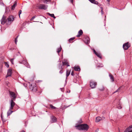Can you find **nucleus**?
Here are the masks:
<instances>
[{
  "label": "nucleus",
  "instance_id": "nucleus-1",
  "mask_svg": "<svg viewBox=\"0 0 132 132\" xmlns=\"http://www.w3.org/2000/svg\"><path fill=\"white\" fill-rule=\"evenodd\" d=\"M75 127L77 128V129L79 130H81L85 131L88 130L89 126L87 124H81L76 125Z\"/></svg>",
  "mask_w": 132,
  "mask_h": 132
},
{
  "label": "nucleus",
  "instance_id": "nucleus-2",
  "mask_svg": "<svg viewBox=\"0 0 132 132\" xmlns=\"http://www.w3.org/2000/svg\"><path fill=\"white\" fill-rule=\"evenodd\" d=\"M9 94L11 99L12 101H15L16 97V96L15 93L13 92L9 91Z\"/></svg>",
  "mask_w": 132,
  "mask_h": 132
},
{
  "label": "nucleus",
  "instance_id": "nucleus-3",
  "mask_svg": "<svg viewBox=\"0 0 132 132\" xmlns=\"http://www.w3.org/2000/svg\"><path fill=\"white\" fill-rule=\"evenodd\" d=\"M14 17L12 15L9 16L7 18L8 23L10 24L14 20Z\"/></svg>",
  "mask_w": 132,
  "mask_h": 132
},
{
  "label": "nucleus",
  "instance_id": "nucleus-4",
  "mask_svg": "<svg viewBox=\"0 0 132 132\" xmlns=\"http://www.w3.org/2000/svg\"><path fill=\"white\" fill-rule=\"evenodd\" d=\"M10 109H13V107L14 106L15 103V102L13 101H12V100H11L10 101Z\"/></svg>",
  "mask_w": 132,
  "mask_h": 132
},
{
  "label": "nucleus",
  "instance_id": "nucleus-5",
  "mask_svg": "<svg viewBox=\"0 0 132 132\" xmlns=\"http://www.w3.org/2000/svg\"><path fill=\"white\" fill-rule=\"evenodd\" d=\"M36 6L39 8H47V5H45L44 4H37L36 5Z\"/></svg>",
  "mask_w": 132,
  "mask_h": 132
},
{
  "label": "nucleus",
  "instance_id": "nucleus-6",
  "mask_svg": "<svg viewBox=\"0 0 132 132\" xmlns=\"http://www.w3.org/2000/svg\"><path fill=\"white\" fill-rule=\"evenodd\" d=\"M96 85V82H94L93 81H91L90 82V87L92 88H95Z\"/></svg>",
  "mask_w": 132,
  "mask_h": 132
},
{
  "label": "nucleus",
  "instance_id": "nucleus-7",
  "mask_svg": "<svg viewBox=\"0 0 132 132\" xmlns=\"http://www.w3.org/2000/svg\"><path fill=\"white\" fill-rule=\"evenodd\" d=\"M130 45H129L128 42H127L124 44L123 46V47L124 50H125L127 49L129 47Z\"/></svg>",
  "mask_w": 132,
  "mask_h": 132
},
{
  "label": "nucleus",
  "instance_id": "nucleus-8",
  "mask_svg": "<svg viewBox=\"0 0 132 132\" xmlns=\"http://www.w3.org/2000/svg\"><path fill=\"white\" fill-rule=\"evenodd\" d=\"M6 16L4 15H3L1 20V24H4L6 22Z\"/></svg>",
  "mask_w": 132,
  "mask_h": 132
},
{
  "label": "nucleus",
  "instance_id": "nucleus-9",
  "mask_svg": "<svg viewBox=\"0 0 132 132\" xmlns=\"http://www.w3.org/2000/svg\"><path fill=\"white\" fill-rule=\"evenodd\" d=\"M12 73V70L11 69H10L8 70L6 77L7 78V77L11 76Z\"/></svg>",
  "mask_w": 132,
  "mask_h": 132
},
{
  "label": "nucleus",
  "instance_id": "nucleus-10",
  "mask_svg": "<svg viewBox=\"0 0 132 132\" xmlns=\"http://www.w3.org/2000/svg\"><path fill=\"white\" fill-rule=\"evenodd\" d=\"M51 120L50 122L51 123L55 122L56 121V119L54 116H52L51 117Z\"/></svg>",
  "mask_w": 132,
  "mask_h": 132
},
{
  "label": "nucleus",
  "instance_id": "nucleus-11",
  "mask_svg": "<svg viewBox=\"0 0 132 132\" xmlns=\"http://www.w3.org/2000/svg\"><path fill=\"white\" fill-rule=\"evenodd\" d=\"M84 41L85 43L87 44H89L90 42V39L89 37L87 36L86 37Z\"/></svg>",
  "mask_w": 132,
  "mask_h": 132
},
{
  "label": "nucleus",
  "instance_id": "nucleus-12",
  "mask_svg": "<svg viewBox=\"0 0 132 132\" xmlns=\"http://www.w3.org/2000/svg\"><path fill=\"white\" fill-rule=\"evenodd\" d=\"M124 132H132V126L126 129Z\"/></svg>",
  "mask_w": 132,
  "mask_h": 132
},
{
  "label": "nucleus",
  "instance_id": "nucleus-13",
  "mask_svg": "<svg viewBox=\"0 0 132 132\" xmlns=\"http://www.w3.org/2000/svg\"><path fill=\"white\" fill-rule=\"evenodd\" d=\"M93 51L95 54L96 55L97 57L100 58H101V54L100 53L97 52L94 49H93Z\"/></svg>",
  "mask_w": 132,
  "mask_h": 132
},
{
  "label": "nucleus",
  "instance_id": "nucleus-14",
  "mask_svg": "<svg viewBox=\"0 0 132 132\" xmlns=\"http://www.w3.org/2000/svg\"><path fill=\"white\" fill-rule=\"evenodd\" d=\"M74 69L76 71H79L80 70V68L79 66H75L74 67Z\"/></svg>",
  "mask_w": 132,
  "mask_h": 132
},
{
  "label": "nucleus",
  "instance_id": "nucleus-15",
  "mask_svg": "<svg viewBox=\"0 0 132 132\" xmlns=\"http://www.w3.org/2000/svg\"><path fill=\"white\" fill-rule=\"evenodd\" d=\"M109 76L112 82H113L114 81L113 76L110 73L109 74Z\"/></svg>",
  "mask_w": 132,
  "mask_h": 132
},
{
  "label": "nucleus",
  "instance_id": "nucleus-16",
  "mask_svg": "<svg viewBox=\"0 0 132 132\" xmlns=\"http://www.w3.org/2000/svg\"><path fill=\"white\" fill-rule=\"evenodd\" d=\"M12 109H9V110L7 111V116H9L13 112V111L11 110Z\"/></svg>",
  "mask_w": 132,
  "mask_h": 132
},
{
  "label": "nucleus",
  "instance_id": "nucleus-17",
  "mask_svg": "<svg viewBox=\"0 0 132 132\" xmlns=\"http://www.w3.org/2000/svg\"><path fill=\"white\" fill-rule=\"evenodd\" d=\"M83 33V32L82 30H80L78 32V35L76 36L77 37H79Z\"/></svg>",
  "mask_w": 132,
  "mask_h": 132
},
{
  "label": "nucleus",
  "instance_id": "nucleus-18",
  "mask_svg": "<svg viewBox=\"0 0 132 132\" xmlns=\"http://www.w3.org/2000/svg\"><path fill=\"white\" fill-rule=\"evenodd\" d=\"M62 63L63 65H67V67L69 66V65H68V63L66 60H64Z\"/></svg>",
  "mask_w": 132,
  "mask_h": 132
},
{
  "label": "nucleus",
  "instance_id": "nucleus-19",
  "mask_svg": "<svg viewBox=\"0 0 132 132\" xmlns=\"http://www.w3.org/2000/svg\"><path fill=\"white\" fill-rule=\"evenodd\" d=\"M102 118L100 117H97L96 118L95 121L96 122H98L101 120Z\"/></svg>",
  "mask_w": 132,
  "mask_h": 132
},
{
  "label": "nucleus",
  "instance_id": "nucleus-20",
  "mask_svg": "<svg viewBox=\"0 0 132 132\" xmlns=\"http://www.w3.org/2000/svg\"><path fill=\"white\" fill-rule=\"evenodd\" d=\"M22 63H23L24 64L26 65V66L28 68H29L30 66L28 65L27 62L25 61H23Z\"/></svg>",
  "mask_w": 132,
  "mask_h": 132
},
{
  "label": "nucleus",
  "instance_id": "nucleus-21",
  "mask_svg": "<svg viewBox=\"0 0 132 132\" xmlns=\"http://www.w3.org/2000/svg\"><path fill=\"white\" fill-rule=\"evenodd\" d=\"M89 1H90L91 3H93L95 4H98V2L95 1V0H88Z\"/></svg>",
  "mask_w": 132,
  "mask_h": 132
},
{
  "label": "nucleus",
  "instance_id": "nucleus-22",
  "mask_svg": "<svg viewBox=\"0 0 132 132\" xmlns=\"http://www.w3.org/2000/svg\"><path fill=\"white\" fill-rule=\"evenodd\" d=\"M42 1L44 3L47 4L48 3H50L51 0H42Z\"/></svg>",
  "mask_w": 132,
  "mask_h": 132
},
{
  "label": "nucleus",
  "instance_id": "nucleus-23",
  "mask_svg": "<svg viewBox=\"0 0 132 132\" xmlns=\"http://www.w3.org/2000/svg\"><path fill=\"white\" fill-rule=\"evenodd\" d=\"M70 70H67L66 71V79L67 78V77H68L70 75Z\"/></svg>",
  "mask_w": 132,
  "mask_h": 132
},
{
  "label": "nucleus",
  "instance_id": "nucleus-24",
  "mask_svg": "<svg viewBox=\"0 0 132 132\" xmlns=\"http://www.w3.org/2000/svg\"><path fill=\"white\" fill-rule=\"evenodd\" d=\"M47 14L50 16H51V17L53 18L54 19L56 18V17L54 16V14H51L49 13H47Z\"/></svg>",
  "mask_w": 132,
  "mask_h": 132
},
{
  "label": "nucleus",
  "instance_id": "nucleus-25",
  "mask_svg": "<svg viewBox=\"0 0 132 132\" xmlns=\"http://www.w3.org/2000/svg\"><path fill=\"white\" fill-rule=\"evenodd\" d=\"M0 5L3 6V7H5L4 4L3 3L2 0H0Z\"/></svg>",
  "mask_w": 132,
  "mask_h": 132
},
{
  "label": "nucleus",
  "instance_id": "nucleus-26",
  "mask_svg": "<svg viewBox=\"0 0 132 132\" xmlns=\"http://www.w3.org/2000/svg\"><path fill=\"white\" fill-rule=\"evenodd\" d=\"M17 5V3L16 2H15L13 5L12 6V8H15L16 6Z\"/></svg>",
  "mask_w": 132,
  "mask_h": 132
},
{
  "label": "nucleus",
  "instance_id": "nucleus-27",
  "mask_svg": "<svg viewBox=\"0 0 132 132\" xmlns=\"http://www.w3.org/2000/svg\"><path fill=\"white\" fill-rule=\"evenodd\" d=\"M61 47L60 46V47L59 48H58L57 49V52L59 54V53L60 52L61 50Z\"/></svg>",
  "mask_w": 132,
  "mask_h": 132
},
{
  "label": "nucleus",
  "instance_id": "nucleus-28",
  "mask_svg": "<svg viewBox=\"0 0 132 132\" xmlns=\"http://www.w3.org/2000/svg\"><path fill=\"white\" fill-rule=\"evenodd\" d=\"M10 13L9 9H6L5 11V13L7 14H8Z\"/></svg>",
  "mask_w": 132,
  "mask_h": 132
},
{
  "label": "nucleus",
  "instance_id": "nucleus-29",
  "mask_svg": "<svg viewBox=\"0 0 132 132\" xmlns=\"http://www.w3.org/2000/svg\"><path fill=\"white\" fill-rule=\"evenodd\" d=\"M50 107L52 109H55L56 108L54 106H53L51 104L50 105Z\"/></svg>",
  "mask_w": 132,
  "mask_h": 132
},
{
  "label": "nucleus",
  "instance_id": "nucleus-30",
  "mask_svg": "<svg viewBox=\"0 0 132 132\" xmlns=\"http://www.w3.org/2000/svg\"><path fill=\"white\" fill-rule=\"evenodd\" d=\"M117 108L119 109H121V105L120 104H118V105H117Z\"/></svg>",
  "mask_w": 132,
  "mask_h": 132
},
{
  "label": "nucleus",
  "instance_id": "nucleus-31",
  "mask_svg": "<svg viewBox=\"0 0 132 132\" xmlns=\"http://www.w3.org/2000/svg\"><path fill=\"white\" fill-rule=\"evenodd\" d=\"M75 38H74V37H72V38H71L69 40V42H71V41L73 40V39H74Z\"/></svg>",
  "mask_w": 132,
  "mask_h": 132
},
{
  "label": "nucleus",
  "instance_id": "nucleus-32",
  "mask_svg": "<svg viewBox=\"0 0 132 132\" xmlns=\"http://www.w3.org/2000/svg\"><path fill=\"white\" fill-rule=\"evenodd\" d=\"M104 87H103V86H102L101 87V88H99V90H100L102 91V90H104Z\"/></svg>",
  "mask_w": 132,
  "mask_h": 132
},
{
  "label": "nucleus",
  "instance_id": "nucleus-33",
  "mask_svg": "<svg viewBox=\"0 0 132 132\" xmlns=\"http://www.w3.org/2000/svg\"><path fill=\"white\" fill-rule=\"evenodd\" d=\"M14 59L13 58L12 59L10 60V61L11 62L12 64H13V61Z\"/></svg>",
  "mask_w": 132,
  "mask_h": 132
},
{
  "label": "nucleus",
  "instance_id": "nucleus-34",
  "mask_svg": "<svg viewBox=\"0 0 132 132\" xmlns=\"http://www.w3.org/2000/svg\"><path fill=\"white\" fill-rule=\"evenodd\" d=\"M5 64L6 66L7 67H9V66L8 63H7V62H5Z\"/></svg>",
  "mask_w": 132,
  "mask_h": 132
},
{
  "label": "nucleus",
  "instance_id": "nucleus-35",
  "mask_svg": "<svg viewBox=\"0 0 132 132\" xmlns=\"http://www.w3.org/2000/svg\"><path fill=\"white\" fill-rule=\"evenodd\" d=\"M14 41H15V43L16 44H17V42H18L17 39V38H15V39Z\"/></svg>",
  "mask_w": 132,
  "mask_h": 132
},
{
  "label": "nucleus",
  "instance_id": "nucleus-36",
  "mask_svg": "<svg viewBox=\"0 0 132 132\" xmlns=\"http://www.w3.org/2000/svg\"><path fill=\"white\" fill-rule=\"evenodd\" d=\"M21 12H22L21 10H20L19 11V17L20 18V15L21 13Z\"/></svg>",
  "mask_w": 132,
  "mask_h": 132
},
{
  "label": "nucleus",
  "instance_id": "nucleus-37",
  "mask_svg": "<svg viewBox=\"0 0 132 132\" xmlns=\"http://www.w3.org/2000/svg\"><path fill=\"white\" fill-rule=\"evenodd\" d=\"M35 16H33L31 19V20H33L34 18H35Z\"/></svg>",
  "mask_w": 132,
  "mask_h": 132
},
{
  "label": "nucleus",
  "instance_id": "nucleus-38",
  "mask_svg": "<svg viewBox=\"0 0 132 132\" xmlns=\"http://www.w3.org/2000/svg\"><path fill=\"white\" fill-rule=\"evenodd\" d=\"M103 66V64H101L100 65L98 66V67H102Z\"/></svg>",
  "mask_w": 132,
  "mask_h": 132
},
{
  "label": "nucleus",
  "instance_id": "nucleus-39",
  "mask_svg": "<svg viewBox=\"0 0 132 132\" xmlns=\"http://www.w3.org/2000/svg\"><path fill=\"white\" fill-rule=\"evenodd\" d=\"M101 14H103V11L102 9L101 10Z\"/></svg>",
  "mask_w": 132,
  "mask_h": 132
},
{
  "label": "nucleus",
  "instance_id": "nucleus-40",
  "mask_svg": "<svg viewBox=\"0 0 132 132\" xmlns=\"http://www.w3.org/2000/svg\"><path fill=\"white\" fill-rule=\"evenodd\" d=\"M71 75L72 76H73L74 75V73L73 71H72L71 72Z\"/></svg>",
  "mask_w": 132,
  "mask_h": 132
},
{
  "label": "nucleus",
  "instance_id": "nucleus-41",
  "mask_svg": "<svg viewBox=\"0 0 132 132\" xmlns=\"http://www.w3.org/2000/svg\"><path fill=\"white\" fill-rule=\"evenodd\" d=\"M119 90V89H117L113 93L116 92H118V90Z\"/></svg>",
  "mask_w": 132,
  "mask_h": 132
},
{
  "label": "nucleus",
  "instance_id": "nucleus-42",
  "mask_svg": "<svg viewBox=\"0 0 132 132\" xmlns=\"http://www.w3.org/2000/svg\"><path fill=\"white\" fill-rule=\"evenodd\" d=\"M70 0V1L72 3H73V0Z\"/></svg>",
  "mask_w": 132,
  "mask_h": 132
},
{
  "label": "nucleus",
  "instance_id": "nucleus-43",
  "mask_svg": "<svg viewBox=\"0 0 132 132\" xmlns=\"http://www.w3.org/2000/svg\"><path fill=\"white\" fill-rule=\"evenodd\" d=\"M60 73H62V70H61L60 72H59Z\"/></svg>",
  "mask_w": 132,
  "mask_h": 132
},
{
  "label": "nucleus",
  "instance_id": "nucleus-44",
  "mask_svg": "<svg viewBox=\"0 0 132 132\" xmlns=\"http://www.w3.org/2000/svg\"><path fill=\"white\" fill-rule=\"evenodd\" d=\"M110 0H107V1L109 2H110Z\"/></svg>",
  "mask_w": 132,
  "mask_h": 132
},
{
  "label": "nucleus",
  "instance_id": "nucleus-45",
  "mask_svg": "<svg viewBox=\"0 0 132 132\" xmlns=\"http://www.w3.org/2000/svg\"><path fill=\"white\" fill-rule=\"evenodd\" d=\"M18 36H18L16 37V38H17V39L18 38Z\"/></svg>",
  "mask_w": 132,
  "mask_h": 132
},
{
  "label": "nucleus",
  "instance_id": "nucleus-46",
  "mask_svg": "<svg viewBox=\"0 0 132 132\" xmlns=\"http://www.w3.org/2000/svg\"><path fill=\"white\" fill-rule=\"evenodd\" d=\"M98 130H96L95 131V132H97V131H98Z\"/></svg>",
  "mask_w": 132,
  "mask_h": 132
},
{
  "label": "nucleus",
  "instance_id": "nucleus-47",
  "mask_svg": "<svg viewBox=\"0 0 132 132\" xmlns=\"http://www.w3.org/2000/svg\"><path fill=\"white\" fill-rule=\"evenodd\" d=\"M1 117L2 120H3V118H2V115H1Z\"/></svg>",
  "mask_w": 132,
  "mask_h": 132
},
{
  "label": "nucleus",
  "instance_id": "nucleus-48",
  "mask_svg": "<svg viewBox=\"0 0 132 132\" xmlns=\"http://www.w3.org/2000/svg\"><path fill=\"white\" fill-rule=\"evenodd\" d=\"M25 132L24 131H22V132Z\"/></svg>",
  "mask_w": 132,
  "mask_h": 132
},
{
  "label": "nucleus",
  "instance_id": "nucleus-49",
  "mask_svg": "<svg viewBox=\"0 0 132 132\" xmlns=\"http://www.w3.org/2000/svg\"><path fill=\"white\" fill-rule=\"evenodd\" d=\"M102 118H103V119H104V117H103Z\"/></svg>",
  "mask_w": 132,
  "mask_h": 132
},
{
  "label": "nucleus",
  "instance_id": "nucleus-50",
  "mask_svg": "<svg viewBox=\"0 0 132 132\" xmlns=\"http://www.w3.org/2000/svg\"><path fill=\"white\" fill-rule=\"evenodd\" d=\"M3 132H6V131H4Z\"/></svg>",
  "mask_w": 132,
  "mask_h": 132
},
{
  "label": "nucleus",
  "instance_id": "nucleus-51",
  "mask_svg": "<svg viewBox=\"0 0 132 132\" xmlns=\"http://www.w3.org/2000/svg\"><path fill=\"white\" fill-rule=\"evenodd\" d=\"M31 86H32V85H31Z\"/></svg>",
  "mask_w": 132,
  "mask_h": 132
}]
</instances>
